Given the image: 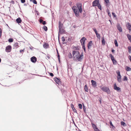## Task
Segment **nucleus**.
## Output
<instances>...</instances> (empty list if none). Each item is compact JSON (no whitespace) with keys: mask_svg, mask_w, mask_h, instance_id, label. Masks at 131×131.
Masks as SVG:
<instances>
[{"mask_svg":"<svg viewBox=\"0 0 131 131\" xmlns=\"http://www.w3.org/2000/svg\"><path fill=\"white\" fill-rule=\"evenodd\" d=\"M76 6H73L72 8L75 15L78 17L79 15V12L80 13L82 12V4L81 3L78 2L76 3Z\"/></svg>","mask_w":131,"mask_h":131,"instance_id":"f257e3e1","label":"nucleus"},{"mask_svg":"<svg viewBox=\"0 0 131 131\" xmlns=\"http://www.w3.org/2000/svg\"><path fill=\"white\" fill-rule=\"evenodd\" d=\"M58 25V27L59 30L58 35V38H59V33L61 34H62L65 31L63 27V24L61 23L60 21L59 22Z\"/></svg>","mask_w":131,"mask_h":131,"instance_id":"f03ea898","label":"nucleus"},{"mask_svg":"<svg viewBox=\"0 0 131 131\" xmlns=\"http://www.w3.org/2000/svg\"><path fill=\"white\" fill-rule=\"evenodd\" d=\"M101 89L103 91L107 92L108 94L110 93V89L107 87L104 86L102 87Z\"/></svg>","mask_w":131,"mask_h":131,"instance_id":"7ed1b4c3","label":"nucleus"},{"mask_svg":"<svg viewBox=\"0 0 131 131\" xmlns=\"http://www.w3.org/2000/svg\"><path fill=\"white\" fill-rule=\"evenodd\" d=\"M83 54L82 53H81V54L80 55L79 52V54H77L76 57L77 59V60L79 61H81L83 58Z\"/></svg>","mask_w":131,"mask_h":131,"instance_id":"20e7f679","label":"nucleus"},{"mask_svg":"<svg viewBox=\"0 0 131 131\" xmlns=\"http://www.w3.org/2000/svg\"><path fill=\"white\" fill-rule=\"evenodd\" d=\"M109 56H110L111 58V60L113 62V64L114 65L116 64H117V61L115 59L114 56L111 54H110L109 55Z\"/></svg>","mask_w":131,"mask_h":131,"instance_id":"39448f33","label":"nucleus"},{"mask_svg":"<svg viewBox=\"0 0 131 131\" xmlns=\"http://www.w3.org/2000/svg\"><path fill=\"white\" fill-rule=\"evenodd\" d=\"M86 40V38L84 37H82L80 40V42L82 46L85 45V43Z\"/></svg>","mask_w":131,"mask_h":131,"instance_id":"423d86ee","label":"nucleus"},{"mask_svg":"<svg viewBox=\"0 0 131 131\" xmlns=\"http://www.w3.org/2000/svg\"><path fill=\"white\" fill-rule=\"evenodd\" d=\"M99 0H95L92 3V6L95 7L98 5L99 4Z\"/></svg>","mask_w":131,"mask_h":131,"instance_id":"0eeeda50","label":"nucleus"},{"mask_svg":"<svg viewBox=\"0 0 131 131\" xmlns=\"http://www.w3.org/2000/svg\"><path fill=\"white\" fill-rule=\"evenodd\" d=\"M11 49V46L10 45L7 46L5 50L7 52H9L10 51Z\"/></svg>","mask_w":131,"mask_h":131,"instance_id":"6e6552de","label":"nucleus"},{"mask_svg":"<svg viewBox=\"0 0 131 131\" xmlns=\"http://www.w3.org/2000/svg\"><path fill=\"white\" fill-rule=\"evenodd\" d=\"M114 89L117 91H119L121 90V88L117 86L116 84L115 83L113 85Z\"/></svg>","mask_w":131,"mask_h":131,"instance_id":"1a4fd4ad","label":"nucleus"},{"mask_svg":"<svg viewBox=\"0 0 131 131\" xmlns=\"http://www.w3.org/2000/svg\"><path fill=\"white\" fill-rule=\"evenodd\" d=\"M117 27L118 30L120 32H122V29L119 24H118L117 25Z\"/></svg>","mask_w":131,"mask_h":131,"instance_id":"9d476101","label":"nucleus"},{"mask_svg":"<svg viewBox=\"0 0 131 131\" xmlns=\"http://www.w3.org/2000/svg\"><path fill=\"white\" fill-rule=\"evenodd\" d=\"M91 82L92 85L93 87H95L96 86V83L95 81L92 80H91Z\"/></svg>","mask_w":131,"mask_h":131,"instance_id":"9b49d317","label":"nucleus"},{"mask_svg":"<svg viewBox=\"0 0 131 131\" xmlns=\"http://www.w3.org/2000/svg\"><path fill=\"white\" fill-rule=\"evenodd\" d=\"M30 59L31 61L33 63H35L37 60L36 58L35 57H31Z\"/></svg>","mask_w":131,"mask_h":131,"instance_id":"f8f14e48","label":"nucleus"},{"mask_svg":"<svg viewBox=\"0 0 131 131\" xmlns=\"http://www.w3.org/2000/svg\"><path fill=\"white\" fill-rule=\"evenodd\" d=\"M126 26L127 29L129 31L131 30V25L130 24L128 23L126 25Z\"/></svg>","mask_w":131,"mask_h":131,"instance_id":"ddd939ff","label":"nucleus"},{"mask_svg":"<svg viewBox=\"0 0 131 131\" xmlns=\"http://www.w3.org/2000/svg\"><path fill=\"white\" fill-rule=\"evenodd\" d=\"M92 41H90L88 43V48L89 49L91 48V46L92 45Z\"/></svg>","mask_w":131,"mask_h":131,"instance_id":"4468645a","label":"nucleus"},{"mask_svg":"<svg viewBox=\"0 0 131 131\" xmlns=\"http://www.w3.org/2000/svg\"><path fill=\"white\" fill-rule=\"evenodd\" d=\"M79 51H74L73 52H72V54H73V57L74 56V55H76L75 56V57L77 55V54H79Z\"/></svg>","mask_w":131,"mask_h":131,"instance_id":"2eb2a0df","label":"nucleus"},{"mask_svg":"<svg viewBox=\"0 0 131 131\" xmlns=\"http://www.w3.org/2000/svg\"><path fill=\"white\" fill-rule=\"evenodd\" d=\"M54 81H56V83L57 84H59L60 82V79L59 78H54Z\"/></svg>","mask_w":131,"mask_h":131,"instance_id":"dca6fc26","label":"nucleus"},{"mask_svg":"<svg viewBox=\"0 0 131 131\" xmlns=\"http://www.w3.org/2000/svg\"><path fill=\"white\" fill-rule=\"evenodd\" d=\"M121 77V76H118L117 77V81L119 83H121L122 81Z\"/></svg>","mask_w":131,"mask_h":131,"instance_id":"f3484780","label":"nucleus"},{"mask_svg":"<svg viewBox=\"0 0 131 131\" xmlns=\"http://www.w3.org/2000/svg\"><path fill=\"white\" fill-rule=\"evenodd\" d=\"M16 20L17 22L18 23H20L21 22V18L19 17Z\"/></svg>","mask_w":131,"mask_h":131,"instance_id":"a211bd4d","label":"nucleus"},{"mask_svg":"<svg viewBox=\"0 0 131 131\" xmlns=\"http://www.w3.org/2000/svg\"><path fill=\"white\" fill-rule=\"evenodd\" d=\"M14 48H17L19 47L18 44L17 43H15L14 45Z\"/></svg>","mask_w":131,"mask_h":131,"instance_id":"6ab92c4d","label":"nucleus"},{"mask_svg":"<svg viewBox=\"0 0 131 131\" xmlns=\"http://www.w3.org/2000/svg\"><path fill=\"white\" fill-rule=\"evenodd\" d=\"M48 46H49L48 44L47 43H45L43 45V47L45 49L47 48Z\"/></svg>","mask_w":131,"mask_h":131,"instance_id":"aec40b11","label":"nucleus"},{"mask_svg":"<svg viewBox=\"0 0 131 131\" xmlns=\"http://www.w3.org/2000/svg\"><path fill=\"white\" fill-rule=\"evenodd\" d=\"M127 36L128 39L131 42V35L129 34H127Z\"/></svg>","mask_w":131,"mask_h":131,"instance_id":"412c9836","label":"nucleus"},{"mask_svg":"<svg viewBox=\"0 0 131 131\" xmlns=\"http://www.w3.org/2000/svg\"><path fill=\"white\" fill-rule=\"evenodd\" d=\"M102 45H105V41L104 38H102Z\"/></svg>","mask_w":131,"mask_h":131,"instance_id":"4be33fe9","label":"nucleus"},{"mask_svg":"<svg viewBox=\"0 0 131 131\" xmlns=\"http://www.w3.org/2000/svg\"><path fill=\"white\" fill-rule=\"evenodd\" d=\"M84 89L86 92H88V89L86 85H85L84 86Z\"/></svg>","mask_w":131,"mask_h":131,"instance_id":"5701e85b","label":"nucleus"},{"mask_svg":"<svg viewBox=\"0 0 131 131\" xmlns=\"http://www.w3.org/2000/svg\"><path fill=\"white\" fill-rule=\"evenodd\" d=\"M126 70L127 71H131V68L127 66L126 67Z\"/></svg>","mask_w":131,"mask_h":131,"instance_id":"b1692460","label":"nucleus"},{"mask_svg":"<svg viewBox=\"0 0 131 131\" xmlns=\"http://www.w3.org/2000/svg\"><path fill=\"white\" fill-rule=\"evenodd\" d=\"M128 49L129 53H131V46H128Z\"/></svg>","mask_w":131,"mask_h":131,"instance_id":"393cba45","label":"nucleus"},{"mask_svg":"<svg viewBox=\"0 0 131 131\" xmlns=\"http://www.w3.org/2000/svg\"><path fill=\"white\" fill-rule=\"evenodd\" d=\"M96 34L97 38L99 39H100L101 38V36L100 35L98 34V33H97Z\"/></svg>","mask_w":131,"mask_h":131,"instance_id":"a878e982","label":"nucleus"},{"mask_svg":"<svg viewBox=\"0 0 131 131\" xmlns=\"http://www.w3.org/2000/svg\"><path fill=\"white\" fill-rule=\"evenodd\" d=\"M114 42V43H115V46L117 47H118V43H117V41L116 40H115Z\"/></svg>","mask_w":131,"mask_h":131,"instance_id":"bb28decb","label":"nucleus"},{"mask_svg":"<svg viewBox=\"0 0 131 131\" xmlns=\"http://www.w3.org/2000/svg\"><path fill=\"white\" fill-rule=\"evenodd\" d=\"M91 125H92V127L94 129V128H96L97 127L95 125L92 123H91Z\"/></svg>","mask_w":131,"mask_h":131,"instance_id":"cd10ccee","label":"nucleus"},{"mask_svg":"<svg viewBox=\"0 0 131 131\" xmlns=\"http://www.w3.org/2000/svg\"><path fill=\"white\" fill-rule=\"evenodd\" d=\"M30 1L31 2H32L35 4H36L37 3V2L36 1V0H30Z\"/></svg>","mask_w":131,"mask_h":131,"instance_id":"c85d7f7f","label":"nucleus"},{"mask_svg":"<svg viewBox=\"0 0 131 131\" xmlns=\"http://www.w3.org/2000/svg\"><path fill=\"white\" fill-rule=\"evenodd\" d=\"M97 6V7H98V8L100 9V10H101L102 9L101 5L99 3V4H98Z\"/></svg>","mask_w":131,"mask_h":131,"instance_id":"c756f323","label":"nucleus"},{"mask_svg":"<svg viewBox=\"0 0 131 131\" xmlns=\"http://www.w3.org/2000/svg\"><path fill=\"white\" fill-rule=\"evenodd\" d=\"M43 28L44 30L46 31H47L48 29L47 27L45 26H44L43 27Z\"/></svg>","mask_w":131,"mask_h":131,"instance_id":"7c9ffc66","label":"nucleus"},{"mask_svg":"<svg viewBox=\"0 0 131 131\" xmlns=\"http://www.w3.org/2000/svg\"><path fill=\"white\" fill-rule=\"evenodd\" d=\"M92 29L95 32V34H96L97 33H98L96 29L95 28H93Z\"/></svg>","mask_w":131,"mask_h":131,"instance_id":"2f4dec72","label":"nucleus"},{"mask_svg":"<svg viewBox=\"0 0 131 131\" xmlns=\"http://www.w3.org/2000/svg\"><path fill=\"white\" fill-rule=\"evenodd\" d=\"M121 124L122 125H123L124 126H126V124L123 121H122L121 122Z\"/></svg>","mask_w":131,"mask_h":131,"instance_id":"473e14b6","label":"nucleus"},{"mask_svg":"<svg viewBox=\"0 0 131 131\" xmlns=\"http://www.w3.org/2000/svg\"><path fill=\"white\" fill-rule=\"evenodd\" d=\"M127 78L126 76H125L124 78L123 79V80L124 81H127Z\"/></svg>","mask_w":131,"mask_h":131,"instance_id":"72a5a7b5","label":"nucleus"},{"mask_svg":"<svg viewBox=\"0 0 131 131\" xmlns=\"http://www.w3.org/2000/svg\"><path fill=\"white\" fill-rule=\"evenodd\" d=\"M83 110L84 112L85 113H86V112L85 107V106L84 105H83Z\"/></svg>","mask_w":131,"mask_h":131,"instance_id":"f704fd0d","label":"nucleus"},{"mask_svg":"<svg viewBox=\"0 0 131 131\" xmlns=\"http://www.w3.org/2000/svg\"><path fill=\"white\" fill-rule=\"evenodd\" d=\"M78 106L79 108L80 109H81L82 108V105L81 104H78Z\"/></svg>","mask_w":131,"mask_h":131,"instance_id":"c9c22d12","label":"nucleus"},{"mask_svg":"<svg viewBox=\"0 0 131 131\" xmlns=\"http://www.w3.org/2000/svg\"><path fill=\"white\" fill-rule=\"evenodd\" d=\"M82 48L83 49L84 51L85 52H86V50H85V45H82Z\"/></svg>","mask_w":131,"mask_h":131,"instance_id":"e433bc0d","label":"nucleus"},{"mask_svg":"<svg viewBox=\"0 0 131 131\" xmlns=\"http://www.w3.org/2000/svg\"><path fill=\"white\" fill-rule=\"evenodd\" d=\"M8 41L9 42H12L13 41V40L12 39L10 38L8 39Z\"/></svg>","mask_w":131,"mask_h":131,"instance_id":"4c0bfd02","label":"nucleus"},{"mask_svg":"<svg viewBox=\"0 0 131 131\" xmlns=\"http://www.w3.org/2000/svg\"><path fill=\"white\" fill-rule=\"evenodd\" d=\"M110 125L113 128V127H114V126L113 125V124H112V122L111 121H110Z\"/></svg>","mask_w":131,"mask_h":131,"instance_id":"58836bf2","label":"nucleus"},{"mask_svg":"<svg viewBox=\"0 0 131 131\" xmlns=\"http://www.w3.org/2000/svg\"><path fill=\"white\" fill-rule=\"evenodd\" d=\"M68 57L69 58H71L72 57V54L70 53V54L68 55Z\"/></svg>","mask_w":131,"mask_h":131,"instance_id":"ea45409f","label":"nucleus"},{"mask_svg":"<svg viewBox=\"0 0 131 131\" xmlns=\"http://www.w3.org/2000/svg\"><path fill=\"white\" fill-rule=\"evenodd\" d=\"M117 74L118 75V76H121L120 74V72L119 71H117L116 72Z\"/></svg>","mask_w":131,"mask_h":131,"instance_id":"a19ab883","label":"nucleus"},{"mask_svg":"<svg viewBox=\"0 0 131 131\" xmlns=\"http://www.w3.org/2000/svg\"><path fill=\"white\" fill-rule=\"evenodd\" d=\"M99 100L100 102V104H101V101H102L101 97H99Z\"/></svg>","mask_w":131,"mask_h":131,"instance_id":"79ce46f5","label":"nucleus"},{"mask_svg":"<svg viewBox=\"0 0 131 131\" xmlns=\"http://www.w3.org/2000/svg\"><path fill=\"white\" fill-rule=\"evenodd\" d=\"M72 110L73 111V112L75 113H77V110L75 109V108L74 107L72 109Z\"/></svg>","mask_w":131,"mask_h":131,"instance_id":"37998d69","label":"nucleus"},{"mask_svg":"<svg viewBox=\"0 0 131 131\" xmlns=\"http://www.w3.org/2000/svg\"><path fill=\"white\" fill-rule=\"evenodd\" d=\"M95 131H100L99 129L96 127L94 129Z\"/></svg>","mask_w":131,"mask_h":131,"instance_id":"c03bdc74","label":"nucleus"},{"mask_svg":"<svg viewBox=\"0 0 131 131\" xmlns=\"http://www.w3.org/2000/svg\"><path fill=\"white\" fill-rule=\"evenodd\" d=\"M63 42H64L65 41V40L64 38V37H62L61 38Z\"/></svg>","mask_w":131,"mask_h":131,"instance_id":"a18cd8bd","label":"nucleus"},{"mask_svg":"<svg viewBox=\"0 0 131 131\" xmlns=\"http://www.w3.org/2000/svg\"><path fill=\"white\" fill-rule=\"evenodd\" d=\"M112 16L114 17H116V15L115 13L113 12L112 13Z\"/></svg>","mask_w":131,"mask_h":131,"instance_id":"49530a36","label":"nucleus"},{"mask_svg":"<svg viewBox=\"0 0 131 131\" xmlns=\"http://www.w3.org/2000/svg\"><path fill=\"white\" fill-rule=\"evenodd\" d=\"M104 1L107 4L109 3V1L108 0H104Z\"/></svg>","mask_w":131,"mask_h":131,"instance_id":"de8ad7c7","label":"nucleus"},{"mask_svg":"<svg viewBox=\"0 0 131 131\" xmlns=\"http://www.w3.org/2000/svg\"><path fill=\"white\" fill-rule=\"evenodd\" d=\"M49 74L50 76L52 77H53L54 76V75L53 74V73H49Z\"/></svg>","mask_w":131,"mask_h":131,"instance_id":"09e8293b","label":"nucleus"},{"mask_svg":"<svg viewBox=\"0 0 131 131\" xmlns=\"http://www.w3.org/2000/svg\"><path fill=\"white\" fill-rule=\"evenodd\" d=\"M46 21H43L42 23V24L43 25H45L46 24Z\"/></svg>","mask_w":131,"mask_h":131,"instance_id":"8fccbe9b","label":"nucleus"},{"mask_svg":"<svg viewBox=\"0 0 131 131\" xmlns=\"http://www.w3.org/2000/svg\"><path fill=\"white\" fill-rule=\"evenodd\" d=\"M57 53H58V56H58V59H60V56H59V55L58 54V52L57 50Z\"/></svg>","mask_w":131,"mask_h":131,"instance_id":"3c124183","label":"nucleus"},{"mask_svg":"<svg viewBox=\"0 0 131 131\" xmlns=\"http://www.w3.org/2000/svg\"><path fill=\"white\" fill-rule=\"evenodd\" d=\"M71 106L72 109L74 107V105L72 104H71Z\"/></svg>","mask_w":131,"mask_h":131,"instance_id":"603ef678","label":"nucleus"},{"mask_svg":"<svg viewBox=\"0 0 131 131\" xmlns=\"http://www.w3.org/2000/svg\"><path fill=\"white\" fill-rule=\"evenodd\" d=\"M21 2L22 3H24L25 2V0H21Z\"/></svg>","mask_w":131,"mask_h":131,"instance_id":"864d4df0","label":"nucleus"},{"mask_svg":"<svg viewBox=\"0 0 131 131\" xmlns=\"http://www.w3.org/2000/svg\"><path fill=\"white\" fill-rule=\"evenodd\" d=\"M43 21V20L41 19L39 20V22L40 23H42Z\"/></svg>","mask_w":131,"mask_h":131,"instance_id":"5fc2aeb1","label":"nucleus"},{"mask_svg":"<svg viewBox=\"0 0 131 131\" xmlns=\"http://www.w3.org/2000/svg\"><path fill=\"white\" fill-rule=\"evenodd\" d=\"M24 49H24L23 50H20V53H21L22 52H24Z\"/></svg>","mask_w":131,"mask_h":131,"instance_id":"6e6d98bb","label":"nucleus"},{"mask_svg":"<svg viewBox=\"0 0 131 131\" xmlns=\"http://www.w3.org/2000/svg\"><path fill=\"white\" fill-rule=\"evenodd\" d=\"M108 15L110 16V17H111V14L109 12H108Z\"/></svg>","mask_w":131,"mask_h":131,"instance_id":"4d7b16f0","label":"nucleus"},{"mask_svg":"<svg viewBox=\"0 0 131 131\" xmlns=\"http://www.w3.org/2000/svg\"><path fill=\"white\" fill-rule=\"evenodd\" d=\"M2 33V30L1 29V28H0V35H1Z\"/></svg>","mask_w":131,"mask_h":131,"instance_id":"13d9d810","label":"nucleus"},{"mask_svg":"<svg viewBox=\"0 0 131 131\" xmlns=\"http://www.w3.org/2000/svg\"><path fill=\"white\" fill-rule=\"evenodd\" d=\"M10 2V3H12L13 4H14V2L13 1H11Z\"/></svg>","mask_w":131,"mask_h":131,"instance_id":"bf43d9fd","label":"nucleus"},{"mask_svg":"<svg viewBox=\"0 0 131 131\" xmlns=\"http://www.w3.org/2000/svg\"><path fill=\"white\" fill-rule=\"evenodd\" d=\"M112 52H115V50L113 49H112Z\"/></svg>","mask_w":131,"mask_h":131,"instance_id":"052dcab7","label":"nucleus"},{"mask_svg":"<svg viewBox=\"0 0 131 131\" xmlns=\"http://www.w3.org/2000/svg\"><path fill=\"white\" fill-rule=\"evenodd\" d=\"M47 58L48 59H49L50 58V57L49 56H47Z\"/></svg>","mask_w":131,"mask_h":131,"instance_id":"680f3d73","label":"nucleus"},{"mask_svg":"<svg viewBox=\"0 0 131 131\" xmlns=\"http://www.w3.org/2000/svg\"><path fill=\"white\" fill-rule=\"evenodd\" d=\"M128 57L129 59H130V58H131V56H130L129 55V56H128Z\"/></svg>","mask_w":131,"mask_h":131,"instance_id":"e2e57ef3","label":"nucleus"},{"mask_svg":"<svg viewBox=\"0 0 131 131\" xmlns=\"http://www.w3.org/2000/svg\"><path fill=\"white\" fill-rule=\"evenodd\" d=\"M72 4V2H69V4L70 5H71Z\"/></svg>","mask_w":131,"mask_h":131,"instance_id":"0e129e2a","label":"nucleus"},{"mask_svg":"<svg viewBox=\"0 0 131 131\" xmlns=\"http://www.w3.org/2000/svg\"><path fill=\"white\" fill-rule=\"evenodd\" d=\"M58 59V60H59V62L60 63V59Z\"/></svg>","mask_w":131,"mask_h":131,"instance_id":"69168bd1","label":"nucleus"},{"mask_svg":"<svg viewBox=\"0 0 131 131\" xmlns=\"http://www.w3.org/2000/svg\"><path fill=\"white\" fill-rule=\"evenodd\" d=\"M1 59L0 58V62H1Z\"/></svg>","mask_w":131,"mask_h":131,"instance_id":"338daca9","label":"nucleus"},{"mask_svg":"<svg viewBox=\"0 0 131 131\" xmlns=\"http://www.w3.org/2000/svg\"><path fill=\"white\" fill-rule=\"evenodd\" d=\"M24 5H25V6H27V4H24Z\"/></svg>","mask_w":131,"mask_h":131,"instance_id":"774afa93","label":"nucleus"}]
</instances>
